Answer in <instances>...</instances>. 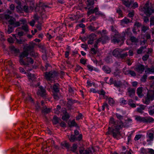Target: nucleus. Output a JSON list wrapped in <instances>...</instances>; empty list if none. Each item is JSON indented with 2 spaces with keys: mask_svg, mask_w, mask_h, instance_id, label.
I'll use <instances>...</instances> for the list:
<instances>
[{
  "mask_svg": "<svg viewBox=\"0 0 154 154\" xmlns=\"http://www.w3.org/2000/svg\"><path fill=\"white\" fill-rule=\"evenodd\" d=\"M109 123L112 130L110 131V127H109L108 131L106 132V134H112L114 138H116L120 134L119 130L123 127L124 123L122 121L115 122L114 119L112 118L110 119Z\"/></svg>",
  "mask_w": 154,
  "mask_h": 154,
  "instance_id": "f257e3e1",
  "label": "nucleus"
},
{
  "mask_svg": "<svg viewBox=\"0 0 154 154\" xmlns=\"http://www.w3.org/2000/svg\"><path fill=\"white\" fill-rule=\"evenodd\" d=\"M139 9L147 16L149 17L154 13V4L149 1H147L143 7L139 8Z\"/></svg>",
  "mask_w": 154,
  "mask_h": 154,
  "instance_id": "f03ea898",
  "label": "nucleus"
},
{
  "mask_svg": "<svg viewBox=\"0 0 154 154\" xmlns=\"http://www.w3.org/2000/svg\"><path fill=\"white\" fill-rule=\"evenodd\" d=\"M153 100H154V91H147L146 97L143 101L144 103L148 105Z\"/></svg>",
  "mask_w": 154,
  "mask_h": 154,
  "instance_id": "7ed1b4c3",
  "label": "nucleus"
},
{
  "mask_svg": "<svg viewBox=\"0 0 154 154\" xmlns=\"http://www.w3.org/2000/svg\"><path fill=\"white\" fill-rule=\"evenodd\" d=\"M45 78L47 81L52 82L53 79L57 75V73L55 71L45 72Z\"/></svg>",
  "mask_w": 154,
  "mask_h": 154,
  "instance_id": "20e7f679",
  "label": "nucleus"
},
{
  "mask_svg": "<svg viewBox=\"0 0 154 154\" xmlns=\"http://www.w3.org/2000/svg\"><path fill=\"white\" fill-rule=\"evenodd\" d=\"M28 55V52L25 50L20 54L19 56L20 58L19 62L21 65H28V63L25 62L23 60V58L25 57H27Z\"/></svg>",
  "mask_w": 154,
  "mask_h": 154,
  "instance_id": "39448f33",
  "label": "nucleus"
},
{
  "mask_svg": "<svg viewBox=\"0 0 154 154\" xmlns=\"http://www.w3.org/2000/svg\"><path fill=\"white\" fill-rule=\"evenodd\" d=\"M48 7V6L47 5L44 4L42 2H40L38 7H37L36 9V10H37L38 9V8H39V10L38 11H39V13L40 14L41 16H42V15H43L45 13V8Z\"/></svg>",
  "mask_w": 154,
  "mask_h": 154,
  "instance_id": "423d86ee",
  "label": "nucleus"
},
{
  "mask_svg": "<svg viewBox=\"0 0 154 154\" xmlns=\"http://www.w3.org/2000/svg\"><path fill=\"white\" fill-rule=\"evenodd\" d=\"M8 23L11 25H12L14 27H17L20 25V22L16 21V19L11 17L8 21Z\"/></svg>",
  "mask_w": 154,
  "mask_h": 154,
  "instance_id": "0eeeda50",
  "label": "nucleus"
},
{
  "mask_svg": "<svg viewBox=\"0 0 154 154\" xmlns=\"http://www.w3.org/2000/svg\"><path fill=\"white\" fill-rule=\"evenodd\" d=\"M37 94L42 97L45 96L46 94V91L44 88L42 86H38V89L37 92Z\"/></svg>",
  "mask_w": 154,
  "mask_h": 154,
  "instance_id": "6e6552de",
  "label": "nucleus"
},
{
  "mask_svg": "<svg viewBox=\"0 0 154 154\" xmlns=\"http://www.w3.org/2000/svg\"><path fill=\"white\" fill-rule=\"evenodd\" d=\"M95 37L96 35L94 33H92L87 35V37L89 39L88 41V44L92 45L93 44Z\"/></svg>",
  "mask_w": 154,
  "mask_h": 154,
  "instance_id": "1a4fd4ad",
  "label": "nucleus"
},
{
  "mask_svg": "<svg viewBox=\"0 0 154 154\" xmlns=\"http://www.w3.org/2000/svg\"><path fill=\"white\" fill-rule=\"evenodd\" d=\"M134 69L139 73L141 74L145 69L144 66L142 64H139L136 66Z\"/></svg>",
  "mask_w": 154,
  "mask_h": 154,
  "instance_id": "9d476101",
  "label": "nucleus"
},
{
  "mask_svg": "<svg viewBox=\"0 0 154 154\" xmlns=\"http://www.w3.org/2000/svg\"><path fill=\"white\" fill-rule=\"evenodd\" d=\"M135 90L134 89L129 88L127 89V92L126 94L128 95L130 97H132L135 94Z\"/></svg>",
  "mask_w": 154,
  "mask_h": 154,
  "instance_id": "9b49d317",
  "label": "nucleus"
},
{
  "mask_svg": "<svg viewBox=\"0 0 154 154\" xmlns=\"http://www.w3.org/2000/svg\"><path fill=\"white\" fill-rule=\"evenodd\" d=\"M115 35L116 36H113L112 38V39L111 41L112 42L114 43H119L120 42V39L122 40V41L123 42V39L119 38V34L117 35Z\"/></svg>",
  "mask_w": 154,
  "mask_h": 154,
  "instance_id": "f8f14e48",
  "label": "nucleus"
},
{
  "mask_svg": "<svg viewBox=\"0 0 154 154\" xmlns=\"http://www.w3.org/2000/svg\"><path fill=\"white\" fill-rule=\"evenodd\" d=\"M35 45V43L32 42H30L29 45L26 47L25 50L28 52V51L31 52L33 51V48Z\"/></svg>",
  "mask_w": 154,
  "mask_h": 154,
  "instance_id": "ddd939ff",
  "label": "nucleus"
},
{
  "mask_svg": "<svg viewBox=\"0 0 154 154\" xmlns=\"http://www.w3.org/2000/svg\"><path fill=\"white\" fill-rule=\"evenodd\" d=\"M122 52L121 50L119 48H116L112 52V55L116 57L119 58V56L121 53Z\"/></svg>",
  "mask_w": 154,
  "mask_h": 154,
  "instance_id": "4468645a",
  "label": "nucleus"
},
{
  "mask_svg": "<svg viewBox=\"0 0 154 154\" xmlns=\"http://www.w3.org/2000/svg\"><path fill=\"white\" fill-rule=\"evenodd\" d=\"M154 122V119L150 116L144 117V123H150Z\"/></svg>",
  "mask_w": 154,
  "mask_h": 154,
  "instance_id": "2eb2a0df",
  "label": "nucleus"
},
{
  "mask_svg": "<svg viewBox=\"0 0 154 154\" xmlns=\"http://www.w3.org/2000/svg\"><path fill=\"white\" fill-rule=\"evenodd\" d=\"M142 87H140L138 88L137 90V93L138 96L140 97H142L143 96V94L142 93L144 90L143 89Z\"/></svg>",
  "mask_w": 154,
  "mask_h": 154,
  "instance_id": "dca6fc26",
  "label": "nucleus"
},
{
  "mask_svg": "<svg viewBox=\"0 0 154 154\" xmlns=\"http://www.w3.org/2000/svg\"><path fill=\"white\" fill-rule=\"evenodd\" d=\"M33 8L32 6H30L28 7L26 5L23 6V11H24L26 13H28L30 10H32Z\"/></svg>",
  "mask_w": 154,
  "mask_h": 154,
  "instance_id": "f3484780",
  "label": "nucleus"
},
{
  "mask_svg": "<svg viewBox=\"0 0 154 154\" xmlns=\"http://www.w3.org/2000/svg\"><path fill=\"white\" fill-rule=\"evenodd\" d=\"M145 107L146 106L143 105H140L139 107L137 108V111L138 112L142 114L143 112V111L145 109Z\"/></svg>",
  "mask_w": 154,
  "mask_h": 154,
  "instance_id": "a211bd4d",
  "label": "nucleus"
},
{
  "mask_svg": "<svg viewBox=\"0 0 154 154\" xmlns=\"http://www.w3.org/2000/svg\"><path fill=\"white\" fill-rule=\"evenodd\" d=\"M135 119L137 122H139L144 123V117H142L140 116H135Z\"/></svg>",
  "mask_w": 154,
  "mask_h": 154,
  "instance_id": "6ab92c4d",
  "label": "nucleus"
},
{
  "mask_svg": "<svg viewBox=\"0 0 154 154\" xmlns=\"http://www.w3.org/2000/svg\"><path fill=\"white\" fill-rule=\"evenodd\" d=\"M104 38L105 39L104 40L102 41L103 38H102V36L101 37L98 38L96 42L98 43L100 42H101L103 44H105L106 42V41L108 40V37H105Z\"/></svg>",
  "mask_w": 154,
  "mask_h": 154,
  "instance_id": "aec40b11",
  "label": "nucleus"
},
{
  "mask_svg": "<svg viewBox=\"0 0 154 154\" xmlns=\"http://www.w3.org/2000/svg\"><path fill=\"white\" fill-rule=\"evenodd\" d=\"M114 85L115 86L118 88L122 86L123 84L122 82L119 81H115L114 82Z\"/></svg>",
  "mask_w": 154,
  "mask_h": 154,
  "instance_id": "412c9836",
  "label": "nucleus"
},
{
  "mask_svg": "<svg viewBox=\"0 0 154 154\" xmlns=\"http://www.w3.org/2000/svg\"><path fill=\"white\" fill-rule=\"evenodd\" d=\"M122 3L126 7H129L131 4V0H122Z\"/></svg>",
  "mask_w": 154,
  "mask_h": 154,
  "instance_id": "4be33fe9",
  "label": "nucleus"
},
{
  "mask_svg": "<svg viewBox=\"0 0 154 154\" xmlns=\"http://www.w3.org/2000/svg\"><path fill=\"white\" fill-rule=\"evenodd\" d=\"M67 100V103L68 106H71L73 104L77 102L76 100L72 99H68Z\"/></svg>",
  "mask_w": 154,
  "mask_h": 154,
  "instance_id": "5701e85b",
  "label": "nucleus"
},
{
  "mask_svg": "<svg viewBox=\"0 0 154 154\" xmlns=\"http://www.w3.org/2000/svg\"><path fill=\"white\" fill-rule=\"evenodd\" d=\"M60 145L62 148H68L69 147V144L65 141L62 142Z\"/></svg>",
  "mask_w": 154,
  "mask_h": 154,
  "instance_id": "b1692460",
  "label": "nucleus"
},
{
  "mask_svg": "<svg viewBox=\"0 0 154 154\" xmlns=\"http://www.w3.org/2000/svg\"><path fill=\"white\" fill-rule=\"evenodd\" d=\"M59 84L56 83L54 85L53 87V90L54 92H59Z\"/></svg>",
  "mask_w": 154,
  "mask_h": 154,
  "instance_id": "393cba45",
  "label": "nucleus"
},
{
  "mask_svg": "<svg viewBox=\"0 0 154 154\" xmlns=\"http://www.w3.org/2000/svg\"><path fill=\"white\" fill-rule=\"evenodd\" d=\"M130 22V20L127 18H125L121 20V23L122 25L127 24Z\"/></svg>",
  "mask_w": 154,
  "mask_h": 154,
  "instance_id": "a878e982",
  "label": "nucleus"
},
{
  "mask_svg": "<svg viewBox=\"0 0 154 154\" xmlns=\"http://www.w3.org/2000/svg\"><path fill=\"white\" fill-rule=\"evenodd\" d=\"M102 69L105 72L107 73H109L111 72L110 69L107 66H103L102 67Z\"/></svg>",
  "mask_w": 154,
  "mask_h": 154,
  "instance_id": "bb28decb",
  "label": "nucleus"
},
{
  "mask_svg": "<svg viewBox=\"0 0 154 154\" xmlns=\"http://www.w3.org/2000/svg\"><path fill=\"white\" fill-rule=\"evenodd\" d=\"M20 2H18V4L19 5L16 7V11L19 13H22L23 11V7L22 8L21 6L20 5Z\"/></svg>",
  "mask_w": 154,
  "mask_h": 154,
  "instance_id": "cd10ccee",
  "label": "nucleus"
},
{
  "mask_svg": "<svg viewBox=\"0 0 154 154\" xmlns=\"http://www.w3.org/2000/svg\"><path fill=\"white\" fill-rule=\"evenodd\" d=\"M93 149L92 148H88L84 151L83 154H90L92 153V150Z\"/></svg>",
  "mask_w": 154,
  "mask_h": 154,
  "instance_id": "c85d7f7f",
  "label": "nucleus"
},
{
  "mask_svg": "<svg viewBox=\"0 0 154 154\" xmlns=\"http://www.w3.org/2000/svg\"><path fill=\"white\" fill-rule=\"evenodd\" d=\"M108 102L109 104L111 106H113L115 103V101L111 97L108 99Z\"/></svg>",
  "mask_w": 154,
  "mask_h": 154,
  "instance_id": "c756f323",
  "label": "nucleus"
},
{
  "mask_svg": "<svg viewBox=\"0 0 154 154\" xmlns=\"http://www.w3.org/2000/svg\"><path fill=\"white\" fill-rule=\"evenodd\" d=\"M61 106L58 105L57 106V108L54 109V112L57 114H58L61 111Z\"/></svg>",
  "mask_w": 154,
  "mask_h": 154,
  "instance_id": "7c9ffc66",
  "label": "nucleus"
},
{
  "mask_svg": "<svg viewBox=\"0 0 154 154\" xmlns=\"http://www.w3.org/2000/svg\"><path fill=\"white\" fill-rule=\"evenodd\" d=\"M129 40L132 42L136 43L138 42V39L134 36H131Z\"/></svg>",
  "mask_w": 154,
  "mask_h": 154,
  "instance_id": "2f4dec72",
  "label": "nucleus"
},
{
  "mask_svg": "<svg viewBox=\"0 0 154 154\" xmlns=\"http://www.w3.org/2000/svg\"><path fill=\"white\" fill-rule=\"evenodd\" d=\"M148 112L150 115H152L154 113V106L149 107Z\"/></svg>",
  "mask_w": 154,
  "mask_h": 154,
  "instance_id": "473e14b6",
  "label": "nucleus"
},
{
  "mask_svg": "<svg viewBox=\"0 0 154 154\" xmlns=\"http://www.w3.org/2000/svg\"><path fill=\"white\" fill-rule=\"evenodd\" d=\"M51 111V109L49 108H47L46 107H45L42 110V112L45 114H47Z\"/></svg>",
  "mask_w": 154,
  "mask_h": 154,
  "instance_id": "72a5a7b5",
  "label": "nucleus"
},
{
  "mask_svg": "<svg viewBox=\"0 0 154 154\" xmlns=\"http://www.w3.org/2000/svg\"><path fill=\"white\" fill-rule=\"evenodd\" d=\"M97 8L96 7L94 9H91L88 12V15H90L91 14L95 13L96 12V11H97Z\"/></svg>",
  "mask_w": 154,
  "mask_h": 154,
  "instance_id": "f704fd0d",
  "label": "nucleus"
},
{
  "mask_svg": "<svg viewBox=\"0 0 154 154\" xmlns=\"http://www.w3.org/2000/svg\"><path fill=\"white\" fill-rule=\"evenodd\" d=\"M60 119L56 116L54 117L53 119V122L54 124L56 125L58 123Z\"/></svg>",
  "mask_w": 154,
  "mask_h": 154,
  "instance_id": "c9c22d12",
  "label": "nucleus"
},
{
  "mask_svg": "<svg viewBox=\"0 0 154 154\" xmlns=\"http://www.w3.org/2000/svg\"><path fill=\"white\" fill-rule=\"evenodd\" d=\"M11 50L14 52L15 53H17L19 52V50L17 48H16L14 46H12L10 47Z\"/></svg>",
  "mask_w": 154,
  "mask_h": 154,
  "instance_id": "e433bc0d",
  "label": "nucleus"
},
{
  "mask_svg": "<svg viewBox=\"0 0 154 154\" xmlns=\"http://www.w3.org/2000/svg\"><path fill=\"white\" fill-rule=\"evenodd\" d=\"M77 137H76L75 135L72 134L70 137L69 138V140L72 142H74L75 140H76Z\"/></svg>",
  "mask_w": 154,
  "mask_h": 154,
  "instance_id": "4c0bfd02",
  "label": "nucleus"
},
{
  "mask_svg": "<svg viewBox=\"0 0 154 154\" xmlns=\"http://www.w3.org/2000/svg\"><path fill=\"white\" fill-rule=\"evenodd\" d=\"M69 126H75L77 125V124L74 120H72L71 121L69 122L68 123Z\"/></svg>",
  "mask_w": 154,
  "mask_h": 154,
  "instance_id": "58836bf2",
  "label": "nucleus"
},
{
  "mask_svg": "<svg viewBox=\"0 0 154 154\" xmlns=\"http://www.w3.org/2000/svg\"><path fill=\"white\" fill-rule=\"evenodd\" d=\"M58 92H54L53 96L54 98L56 100H57L59 99V94Z\"/></svg>",
  "mask_w": 154,
  "mask_h": 154,
  "instance_id": "ea45409f",
  "label": "nucleus"
},
{
  "mask_svg": "<svg viewBox=\"0 0 154 154\" xmlns=\"http://www.w3.org/2000/svg\"><path fill=\"white\" fill-rule=\"evenodd\" d=\"M30 55L33 57L36 58L38 57V54L33 51L30 53Z\"/></svg>",
  "mask_w": 154,
  "mask_h": 154,
  "instance_id": "a19ab883",
  "label": "nucleus"
},
{
  "mask_svg": "<svg viewBox=\"0 0 154 154\" xmlns=\"http://www.w3.org/2000/svg\"><path fill=\"white\" fill-rule=\"evenodd\" d=\"M116 12L119 14L120 17H123L122 12L119 8H118L116 9Z\"/></svg>",
  "mask_w": 154,
  "mask_h": 154,
  "instance_id": "79ce46f5",
  "label": "nucleus"
},
{
  "mask_svg": "<svg viewBox=\"0 0 154 154\" xmlns=\"http://www.w3.org/2000/svg\"><path fill=\"white\" fill-rule=\"evenodd\" d=\"M116 116L117 118L120 120L119 121H121L123 119V116L119 113H116Z\"/></svg>",
  "mask_w": 154,
  "mask_h": 154,
  "instance_id": "37998d69",
  "label": "nucleus"
},
{
  "mask_svg": "<svg viewBox=\"0 0 154 154\" xmlns=\"http://www.w3.org/2000/svg\"><path fill=\"white\" fill-rule=\"evenodd\" d=\"M128 54L127 52H126L123 54H120L119 56V58H120L122 59L128 56Z\"/></svg>",
  "mask_w": 154,
  "mask_h": 154,
  "instance_id": "c03bdc74",
  "label": "nucleus"
},
{
  "mask_svg": "<svg viewBox=\"0 0 154 154\" xmlns=\"http://www.w3.org/2000/svg\"><path fill=\"white\" fill-rule=\"evenodd\" d=\"M69 117L68 114H64V115L62 117V119L63 120H66L69 119Z\"/></svg>",
  "mask_w": 154,
  "mask_h": 154,
  "instance_id": "a18cd8bd",
  "label": "nucleus"
},
{
  "mask_svg": "<svg viewBox=\"0 0 154 154\" xmlns=\"http://www.w3.org/2000/svg\"><path fill=\"white\" fill-rule=\"evenodd\" d=\"M148 137L149 138V140H147V141H148L150 140H153V134L152 133H150L148 135Z\"/></svg>",
  "mask_w": 154,
  "mask_h": 154,
  "instance_id": "49530a36",
  "label": "nucleus"
},
{
  "mask_svg": "<svg viewBox=\"0 0 154 154\" xmlns=\"http://www.w3.org/2000/svg\"><path fill=\"white\" fill-rule=\"evenodd\" d=\"M8 27L7 32L8 34H10L13 32V29L10 25H8Z\"/></svg>",
  "mask_w": 154,
  "mask_h": 154,
  "instance_id": "de8ad7c7",
  "label": "nucleus"
},
{
  "mask_svg": "<svg viewBox=\"0 0 154 154\" xmlns=\"http://www.w3.org/2000/svg\"><path fill=\"white\" fill-rule=\"evenodd\" d=\"M88 29L91 31L95 30L98 29L97 27L95 28L91 25L89 26L88 27Z\"/></svg>",
  "mask_w": 154,
  "mask_h": 154,
  "instance_id": "09e8293b",
  "label": "nucleus"
},
{
  "mask_svg": "<svg viewBox=\"0 0 154 154\" xmlns=\"http://www.w3.org/2000/svg\"><path fill=\"white\" fill-rule=\"evenodd\" d=\"M147 77V76L146 75H144L140 79L141 81L143 82H145L146 81Z\"/></svg>",
  "mask_w": 154,
  "mask_h": 154,
  "instance_id": "8fccbe9b",
  "label": "nucleus"
},
{
  "mask_svg": "<svg viewBox=\"0 0 154 154\" xmlns=\"http://www.w3.org/2000/svg\"><path fill=\"white\" fill-rule=\"evenodd\" d=\"M97 93L100 95L104 96L106 92L103 89H102L100 91H98Z\"/></svg>",
  "mask_w": 154,
  "mask_h": 154,
  "instance_id": "3c124183",
  "label": "nucleus"
},
{
  "mask_svg": "<svg viewBox=\"0 0 154 154\" xmlns=\"http://www.w3.org/2000/svg\"><path fill=\"white\" fill-rule=\"evenodd\" d=\"M147 71L149 73H154V67L151 68H148Z\"/></svg>",
  "mask_w": 154,
  "mask_h": 154,
  "instance_id": "603ef678",
  "label": "nucleus"
},
{
  "mask_svg": "<svg viewBox=\"0 0 154 154\" xmlns=\"http://www.w3.org/2000/svg\"><path fill=\"white\" fill-rule=\"evenodd\" d=\"M149 29V27L147 26H143L141 29L142 31L145 32L147 30Z\"/></svg>",
  "mask_w": 154,
  "mask_h": 154,
  "instance_id": "864d4df0",
  "label": "nucleus"
},
{
  "mask_svg": "<svg viewBox=\"0 0 154 154\" xmlns=\"http://www.w3.org/2000/svg\"><path fill=\"white\" fill-rule=\"evenodd\" d=\"M144 48V47H140L139 49L137 50V53L138 54H141L142 53L143 49Z\"/></svg>",
  "mask_w": 154,
  "mask_h": 154,
  "instance_id": "5fc2aeb1",
  "label": "nucleus"
},
{
  "mask_svg": "<svg viewBox=\"0 0 154 154\" xmlns=\"http://www.w3.org/2000/svg\"><path fill=\"white\" fill-rule=\"evenodd\" d=\"M97 49L94 48H91L90 50L91 53L94 54H96L97 52Z\"/></svg>",
  "mask_w": 154,
  "mask_h": 154,
  "instance_id": "6e6d98bb",
  "label": "nucleus"
},
{
  "mask_svg": "<svg viewBox=\"0 0 154 154\" xmlns=\"http://www.w3.org/2000/svg\"><path fill=\"white\" fill-rule=\"evenodd\" d=\"M28 76L29 77V79H30L32 80H33L35 78V77L34 75L28 73Z\"/></svg>",
  "mask_w": 154,
  "mask_h": 154,
  "instance_id": "4d7b16f0",
  "label": "nucleus"
},
{
  "mask_svg": "<svg viewBox=\"0 0 154 154\" xmlns=\"http://www.w3.org/2000/svg\"><path fill=\"white\" fill-rule=\"evenodd\" d=\"M77 147V145L76 144H74L71 148V150L73 152L75 151Z\"/></svg>",
  "mask_w": 154,
  "mask_h": 154,
  "instance_id": "13d9d810",
  "label": "nucleus"
},
{
  "mask_svg": "<svg viewBox=\"0 0 154 154\" xmlns=\"http://www.w3.org/2000/svg\"><path fill=\"white\" fill-rule=\"evenodd\" d=\"M150 26L154 25V17H152L150 18Z\"/></svg>",
  "mask_w": 154,
  "mask_h": 154,
  "instance_id": "bf43d9fd",
  "label": "nucleus"
},
{
  "mask_svg": "<svg viewBox=\"0 0 154 154\" xmlns=\"http://www.w3.org/2000/svg\"><path fill=\"white\" fill-rule=\"evenodd\" d=\"M94 0H87V5H92L94 4Z\"/></svg>",
  "mask_w": 154,
  "mask_h": 154,
  "instance_id": "052dcab7",
  "label": "nucleus"
},
{
  "mask_svg": "<svg viewBox=\"0 0 154 154\" xmlns=\"http://www.w3.org/2000/svg\"><path fill=\"white\" fill-rule=\"evenodd\" d=\"M22 29L25 31H27L28 30V27L27 25H25L21 27Z\"/></svg>",
  "mask_w": 154,
  "mask_h": 154,
  "instance_id": "680f3d73",
  "label": "nucleus"
},
{
  "mask_svg": "<svg viewBox=\"0 0 154 154\" xmlns=\"http://www.w3.org/2000/svg\"><path fill=\"white\" fill-rule=\"evenodd\" d=\"M129 74L131 76H135L136 75V74L135 72L133 71L130 70L128 72Z\"/></svg>",
  "mask_w": 154,
  "mask_h": 154,
  "instance_id": "e2e57ef3",
  "label": "nucleus"
},
{
  "mask_svg": "<svg viewBox=\"0 0 154 154\" xmlns=\"http://www.w3.org/2000/svg\"><path fill=\"white\" fill-rule=\"evenodd\" d=\"M142 135H137L135 136V137H134V140L135 141L137 140L140 139L141 137H142Z\"/></svg>",
  "mask_w": 154,
  "mask_h": 154,
  "instance_id": "0e129e2a",
  "label": "nucleus"
},
{
  "mask_svg": "<svg viewBox=\"0 0 154 154\" xmlns=\"http://www.w3.org/2000/svg\"><path fill=\"white\" fill-rule=\"evenodd\" d=\"M121 103L123 105H125L127 104V101L125 100L123 98H122L121 99Z\"/></svg>",
  "mask_w": 154,
  "mask_h": 154,
  "instance_id": "69168bd1",
  "label": "nucleus"
},
{
  "mask_svg": "<svg viewBox=\"0 0 154 154\" xmlns=\"http://www.w3.org/2000/svg\"><path fill=\"white\" fill-rule=\"evenodd\" d=\"M111 30L112 31V32L115 33V35H117L118 34H119L118 32H117L116 30L114 28L113 26H112L111 27Z\"/></svg>",
  "mask_w": 154,
  "mask_h": 154,
  "instance_id": "338daca9",
  "label": "nucleus"
},
{
  "mask_svg": "<svg viewBox=\"0 0 154 154\" xmlns=\"http://www.w3.org/2000/svg\"><path fill=\"white\" fill-rule=\"evenodd\" d=\"M108 106H108V104H107V103H103V106H102V110H104L105 109V108L106 107H108Z\"/></svg>",
  "mask_w": 154,
  "mask_h": 154,
  "instance_id": "774afa93",
  "label": "nucleus"
}]
</instances>
